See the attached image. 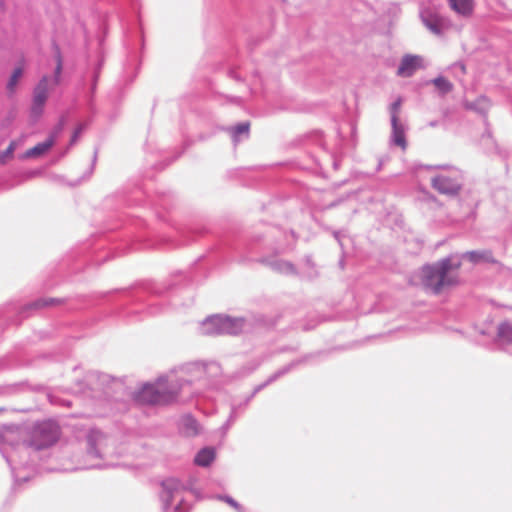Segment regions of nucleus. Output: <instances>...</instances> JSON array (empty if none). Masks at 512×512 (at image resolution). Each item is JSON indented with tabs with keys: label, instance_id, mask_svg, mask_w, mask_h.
<instances>
[{
	"label": "nucleus",
	"instance_id": "nucleus-1",
	"mask_svg": "<svg viewBox=\"0 0 512 512\" xmlns=\"http://www.w3.org/2000/svg\"><path fill=\"white\" fill-rule=\"evenodd\" d=\"M460 262L453 263L449 258L442 259L421 269L424 287L435 294L459 284Z\"/></svg>",
	"mask_w": 512,
	"mask_h": 512
},
{
	"label": "nucleus",
	"instance_id": "nucleus-2",
	"mask_svg": "<svg viewBox=\"0 0 512 512\" xmlns=\"http://www.w3.org/2000/svg\"><path fill=\"white\" fill-rule=\"evenodd\" d=\"M179 391L177 383L159 379L154 384L143 385L134 398L140 404H169L177 398Z\"/></svg>",
	"mask_w": 512,
	"mask_h": 512
},
{
	"label": "nucleus",
	"instance_id": "nucleus-3",
	"mask_svg": "<svg viewBox=\"0 0 512 512\" xmlns=\"http://www.w3.org/2000/svg\"><path fill=\"white\" fill-rule=\"evenodd\" d=\"M62 71V57L60 53L56 56V68L54 79L49 82V78L44 76L34 89L33 104L31 112L34 116L38 117L42 114L45 103L49 96L51 87L57 86L60 83V75Z\"/></svg>",
	"mask_w": 512,
	"mask_h": 512
},
{
	"label": "nucleus",
	"instance_id": "nucleus-4",
	"mask_svg": "<svg viewBox=\"0 0 512 512\" xmlns=\"http://www.w3.org/2000/svg\"><path fill=\"white\" fill-rule=\"evenodd\" d=\"M59 438V426L53 421H45L32 429L29 445L36 450H41L54 445Z\"/></svg>",
	"mask_w": 512,
	"mask_h": 512
},
{
	"label": "nucleus",
	"instance_id": "nucleus-5",
	"mask_svg": "<svg viewBox=\"0 0 512 512\" xmlns=\"http://www.w3.org/2000/svg\"><path fill=\"white\" fill-rule=\"evenodd\" d=\"M432 187L440 194L456 196L461 190V184L456 178L447 175L435 176L431 181Z\"/></svg>",
	"mask_w": 512,
	"mask_h": 512
},
{
	"label": "nucleus",
	"instance_id": "nucleus-6",
	"mask_svg": "<svg viewBox=\"0 0 512 512\" xmlns=\"http://www.w3.org/2000/svg\"><path fill=\"white\" fill-rule=\"evenodd\" d=\"M422 66V58L420 56L407 54L402 58L397 74L401 77H410Z\"/></svg>",
	"mask_w": 512,
	"mask_h": 512
},
{
	"label": "nucleus",
	"instance_id": "nucleus-7",
	"mask_svg": "<svg viewBox=\"0 0 512 512\" xmlns=\"http://www.w3.org/2000/svg\"><path fill=\"white\" fill-rule=\"evenodd\" d=\"M450 9L462 18H470L475 9V0H447Z\"/></svg>",
	"mask_w": 512,
	"mask_h": 512
},
{
	"label": "nucleus",
	"instance_id": "nucleus-8",
	"mask_svg": "<svg viewBox=\"0 0 512 512\" xmlns=\"http://www.w3.org/2000/svg\"><path fill=\"white\" fill-rule=\"evenodd\" d=\"M55 143V135H50L44 142L38 143L34 147L28 149L24 157L25 158H36L47 153Z\"/></svg>",
	"mask_w": 512,
	"mask_h": 512
},
{
	"label": "nucleus",
	"instance_id": "nucleus-9",
	"mask_svg": "<svg viewBox=\"0 0 512 512\" xmlns=\"http://www.w3.org/2000/svg\"><path fill=\"white\" fill-rule=\"evenodd\" d=\"M214 321L222 324L221 334H238L243 327V321L240 319H232L230 317L225 316V318H216Z\"/></svg>",
	"mask_w": 512,
	"mask_h": 512
},
{
	"label": "nucleus",
	"instance_id": "nucleus-10",
	"mask_svg": "<svg viewBox=\"0 0 512 512\" xmlns=\"http://www.w3.org/2000/svg\"><path fill=\"white\" fill-rule=\"evenodd\" d=\"M464 257L473 264L478 263H492L496 264L497 260L493 256L491 250H483V251H469L464 254Z\"/></svg>",
	"mask_w": 512,
	"mask_h": 512
},
{
	"label": "nucleus",
	"instance_id": "nucleus-11",
	"mask_svg": "<svg viewBox=\"0 0 512 512\" xmlns=\"http://www.w3.org/2000/svg\"><path fill=\"white\" fill-rule=\"evenodd\" d=\"M424 23L426 27L436 35L442 34L448 28V21L438 16L424 19Z\"/></svg>",
	"mask_w": 512,
	"mask_h": 512
},
{
	"label": "nucleus",
	"instance_id": "nucleus-12",
	"mask_svg": "<svg viewBox=\"0 0 512 512\" xmlns=\"http://www.w3.org/2000/svg\"><path fill=\"white\" fill-rule=\"evenodd\" d=\"M24 74V64L20 63L16 66L7 82L6 89L10 95H13L16 92L17 86L19 84L20 79Z\"/></svg>",
	"mask_w": 512,
	"mask_h": 512
},
{
	"label": "nucleus",
	"instance_id": "nucleus-13",
	"mask_svg": "<svg viewBox=\"0 0 512 512\" xmlns=\"http://www.w3.org/2000/svg\"><path fill=\"white\" fill-rule=\"evenodd\" d=\"M215 459V451L212 448H203L195 456V463L198 466L206 467Z\"/></svg>",
	"mask_w": 512,
	"mask_h": 512
},
{
	"label": "nucleus",
	"instance_id": "nucleus-14",
	"mask_svg": "<svg viewBox=\"0 0 512 512\" xmlns=\"http://www.w3.org/2000/svg\"><path fill=\"white\" fill-rule=\"evenodd\" d=\"M216 318H225V316L215 315L207 318L203 323L204 333L207 335L221 334L222 324L214 321Z\"/></svg>",
	"mask_w": 512,
	"mask_h": 512
},
{
	"label": "nucleus",
	"instance_id": "nucleus-15",
	"mask_svg": "<svg viewBox=\"0 0 512 512\" xmlns=\"http://www.w3.org/2000/svg\"><path fill=\"white\" fill-rule=\"evenodd\" d=\"M392 134L394 143L401 147L402 149L406 148V139H405V131L404 127L400 122L392 123Z\"/></svg>",
	"mask_w": 512,
	"mask_h": 512
},
{
	"label": "nucleus",
	"instance_id": "nucleus-16",
	"mask_svg": "<svg viewBox=\"0 0 512 512\" xmlns=\"http://www.w3.org/2000/svg\"><path fill=\"white\" fill-rule=\"evenodd\" d=\"M433 84L441 94L449 93L453 89V84L442 76L435 78Z\"/></svg>",
	"mask_w": 512,
	"mask_h": 512
},
{
	"label": "nucleus",
	"instance_id": "nucleus-17",
	"mask_svg": "<svg viewBox=\"0 0 512 512\" xmlns=\"http://www.w3.org/2000/svg\"><path fill=\"white\" fill-rule=\"evenodd\" d=\"M498 333L502 339L512 342V323H502L498 328Z\"/></svg>",
	"mask_w": 512,
	"mask_h": 512
},
{
	"label": "nucleus",
	"instance_id": "nucleus-18",
	"mask_svg": "<svg viewBox=\"0 0 512 512\" xmlns=\"http://www.w3.org/2000/svg\"><path fill=\"white\" fill-rule=\"evenodd\" d=\"M402 100L399 98L390 106L391 123L399 122V114L401 111Z\"/></svg>",
	"mask_w": 512,
	"mask_h": 512
},
{
	"label": "nucleus",
	"instance_id": "nucleus-19",
	"mask_svg": "<svg viewBox=\"0 0 512 512\" xmlns=\"http://www.w3.org/2000/svg\"><path fill=\"white\" fill-rule=\"evenodd\" d=\"M16 148V143L13 141L9 144L7 149L0 153V164H4L6 161L10 160L13 157V153Z\"/></svg>",
	"mask_w": 512,
	"mask_h": 512
},
{
	"label": "nucleus",
	"instance_id": "nucleus-20",
	"mask_svg": "<svg viewBox=\"0 0 512 512\" xmlns=\"http://www.w3.org/2000/svg\"><path fill=\"white\" fill-rule=\"evenodd\" d=\"M250 124L248 122L246 123H240L236 125L233 129V136L235 140L238 139L239 135L241 134H247L249 132Z\"/></svg>",
	"mask_w": 512,
	"mask_h": 512
},
{
	"label": "nucleus",
	"instance_id": "nucleus-21",
	"mask_svg": "<svg viewBox=\"0 0 512 512\" xmlns=\"http://www.w3.org/2000/svg\"><path fill=\"white\" fill-rule=\"evenodd\" d=\"M81 132H82V126H79V127L75 130V132H74V134H73V136H72V138H71V144H73V143H75V142L77 141V139H78V137L80 136Z\"/></svg>",
	"mask_w": 512,
	"mask_h": 512
},
{
	"label": "nucleus",
	"instance_id": "nucleus-22",
	"mask_svg": "<svg viewBox=\"0 0 512 512\" xmlns=\"http://www.w3.org/2000/svg\"><path fill=\"white\" fill-rule=\"evenodd\" d=\"M224 500H225V501H226L230 506H232L233 508H235V509H237V510H239V509H240L239 504H238L235 500H233L232 498L226 497V498H224Z\"/></svg>",
	"mask_w": 512,
	"mask_h": 512
}]
</instances>
